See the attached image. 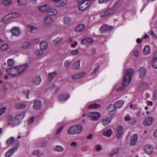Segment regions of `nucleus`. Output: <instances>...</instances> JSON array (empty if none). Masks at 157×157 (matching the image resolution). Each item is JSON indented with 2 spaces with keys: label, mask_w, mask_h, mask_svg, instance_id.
<instances>
[{
  "label": "nucleus",
  "mask_w": 157,
  "mask_h": 157,
  "mask_svg": "<svg viewBox=\"0 0 157 157\" xmlns=\"http://www.w3.org/2000/svg\"><path fill=\"white\" fill-rule=\"evenodd\" d=\"M77 145V143L76 142H73L71 143L70 146L75 147Z\"/></svg>",
  "instance_id": "e2e57ef3"
},
{
  "label": "nucleus",
  "mask_w": 157,
  "mask_h": 157,
  "mask_svg": "<svg viewBox=\"0 0 157 157\" xmlns=\"http://www.w3.org/2000/svg\"><path fill=\"white\" fill-rule=\"evenodd\" d=\"M57 75V73L56 72L54 71L52 73H49L48 74L49 80V82L51 81Z\"/></svg>",
  "instance_id": "473e14b6"
},
{
  "label": "nucleus",
  "mask_w": 157,
  "mask_h": 157,
  "mask_svg": "<svg viewBox=\"0 0 157 157\" xmlns=\"http://www.w3.org/2000/svg\"><path fill=\"white\" fill-rule=\"evenodd\" d=\"M43 52L42 50H39L35 52V54L37 56H40L43 54Z\"/></svg>",
  "instance_id": "6e6d98bb"
},
{
  "label": "nucleus",
  "mask_w": 157,
  "mask_h": 157,
  "mask_svg": "<svg viewBox=\"0 0 157 157\" xmlns=\"http://www.w3.org/2000/svg\"><path fill=\"white\" fill-rule=\"evenodd\" d=\"M6 109V107H3L0 109V116L2 115L3 113L5 112Z\"/></svg>",
  "instance_id": "4d7b16f0"
},
{
  "label": "nucleus",
  "mask_w": 157,
  "mask_h": 157,
  "mask_svg": "<svg viewBox=\"0 0 157 157\" xmlns=\"http://www.w3.org/2000/svg\"><path fill=\"white\" fill-rule=\"evenodd\" d=\"M112 133L113 132L112 130L108 128L104 131L103 135L104 136L109 137L111 135Z\"/></svg>",
  "instance_id": "b1692460"
},
{
  "label": "nucleus",
  "mask_w": 157,
  "mask_h": 157,
  "mask_svg": "<svg viewBox=\"0 0 157 157\" xmlns=\"http://www.w3.org/2000/svg\"><path fill=\"white\" fill-rule=\"evenodd\" d=\"M138 138V136L137 134L133 135L130 138V144L131 145L134 146L137 141Z\"/></svg>",
  "instance_id": "9b49d317"
},
{
  "label": "nucleus",
  "mask_w": 157,
  "mask_h": 157,
  "mask_svg": "<svg viewBox=\"0 0 157 157\" xmlns=\"http://www.w3.org/2000/svg\"><path fill=\"white\" fill-rule=\"evenodd\" d=\"M5 156L6 157H10V150H8L6 153Z\"/></svg>",
  "instance_id": "774afa93"
},
{
  "label": "nucleus",
  "mask_w": 157,
  "mask_h": 157,
  "mask_svg": "<svg viewBox=\"0 0 157 157\" xmlns=\"http://www.w3.org/2000/svg\"><path fill=\"white\" fill-rule=\"evenodd\" d=\"M69 98V95L67 93H63L60 94L59 97V99L61 101H64L67 100Z\"/></svg>",
  "instance_id": "2eb2a0df"
},
{
  "label": "nucleus",
  "mask_w": 157,
  "mask_h": 157,
  "mask_svg": "<svg viewBox=\"0 0 157 157\" xmlns=\"http://www.w3.org/2000/svg\"><path fill=\"white\" fill-rule=\"evenodd\" d=\"M121 5V1L119 0L116 1L111 8L113 9L114 11L115 12L118 10V9L120 7Z\"/></svg>",
  "instance_id": "f3484780"
},
{
  "label": "nucleus",
  "mask_w": 157,
  "mask_h": 157,
  "mask_svg": "<svg viewBox=\"0 0 157 157\" xmlns=\"http://www.w3.org/2000/svg\"><path fill=\"white\" fill-rule=\"evenodd\" d=\"M71 64V62L69 60H67L65 61L64 62V66L65 68H68L69 67Z\"/></svg>",
  "instance_id": "5fc2aeb1"
},
{
  "label": "nucleus",
  "mask_w": 157,
  "mask_h": 157,
  "mask_svg": "<svg viewBox=\"0 0 157 157\" xmlns=\"http://www.w3.org/2000/svg\"><path fill=\"white\" fill-rule=\"evenodd\" d=\"M10 32L14 36H18L20 35L21 31L18 27H13L10 30Z\"/></svg>",
  "instance_id": "39448f33"
},
{
  "label": "nucleus",
  "mask_w": 157,
  "mask_h": 157,
  "mask_svg": "<svg viewBox=\"0 0 157 157\" xmlns=\"http://www.w3.org/2000/svg\"><path fill=\"white\" fill-rule=\"evenodd\" d=\"M63 128V126H61L59 128L58 130L56 132V135L58 134L61 132Z\"/></svg>",
  "instance_id": "338daca9"
},
{
  "label": "nucleus",
  "mask_w": 157,
  "mask_h": 157,
  "mask_svg": "<svg viewBox=\"0 0 157 157\" xmlns=\"http://www.w3.org/2000/svg\"><path fill=\"white\" fill-rule=\"evenodd\" d=\"M15 140V138L13 137H10V142L11 141L13 142ZM20 141L18 140H16L13 142V143H11L10 142V145H13V144H14L15 145V147L10 149V155H13L14 152L16 151L18 147H19L20 144Z\"/></svg>",
  "instance_id": "7ed1b4c3"
},
{
  "label": "nucleus",
  "mask_w": 157,
  "mask_h": 157,
  "mask_svg": "<svg viewBox=\"0 0 157 157\" xmlns=\"http://www.w3.org/2000/svg\"><path fill=\"white\" fill-rule=\"evenodd\" d=\"M80 60H78L73 65L74 68L75 70H78L79 69L80 67Z\"/></svg>",
  "instance_id": "a19ab883"
},
{
  "label": "nucleus",
  "mask_w": 157,
  "mask_h": 157,
  "mask_svg": "<svg viewBox=\"0 0 157 157\" xmlns=\"http://www.w3.org/2000/svg\"><path fill=\"white\" fill-rule=\"evenodd\" d=\"M9 48L8 45L7 44H4L1 46V49L3 50H6Z\"/></svg>",
  "instance_id": "13d9d810"
},
{
  "label": "nucleus",
  "mask_w": 157,
  "mask_h": 157,
  "mask_svg": "<svg viewBox=\"0 0 157 157\" xmlns=\"http://www.w3.org/2000/svg\"><path fill=\"white\" fill-rule=\"evenodd\" d=\"M152 67L155 69H157V58H153Z\"/></svg>",
  "instance_id": "3c124183"
},
{
  "label": "nucleus",
  "mask_w": 157,
  "mask_h": 157,
  "mask_svg": "<svg viewBox=\"0 0 157 157\" xmlns=\"http://www.w3.org/2000/svg\"><path fill=\"white\" fill-rule=\"evenodd\" d=\"M85 25L83 24H81L78 25L75 29V32L79 33L82 31L85 28Z\"/></svg>",
  "instance_id": "4be33fe9"
},
{
  "label": "nucleus",
  "mask_w": 157,
  "mask_h": 157,
  "mask_svg": "<svg viewBox=\"0 0 157 157\" xmlns=\"http://www.w3.org/2000/svg\"><path fill=\"white\" fill-rule=\"evenodd\" d=\"M53 149L56 151L61 152L64 149L63 147L57 145L53 148Z\"/></svg>",
  "instance_id": "e433bc0d"
},
{
  "label": "nucleus",
  "mask_w": 157,
  "mask_h": 157,
  "mask_svg": "<svg viewBox=\"0 0 157 157\" xmlns=\"http://www.w3.org/2000/svg\"><path fill=\"white\" fill-rule=\"evenodd\" d=\"M48 44L47 42H43L40 43V47L41 50H44L48 48Z\"/></svg>",
  "instance_id": "7c9ffc66"
},
{
  "label": "nucleus",
  "mask_w": 157,
  "mask_h": 157,
  "mask_svg": "<svg viewBox=\"0 0 157 157\" xmlns=\"http://www.w3.org/2000/svg\"><path fill=\"white\" fill-rule=\"evenodd\" d=\"M42 106V104L40 101H36L33 103V107L35 109L38 110L40 109Z\"/></svg>",
  "instance_id": "a211bd4d"
},
{
  "label": "nucleus",
  "mask_w": 157,
  "mask_h": 157,
  "mask_svg": "<svg viewBox=\"0 0 157 157\" xmlns=\"http://www.w3.org/2000/svg\"><path fill=\"white\" fill-rule=\"evenodd\" d=\"M21 122L19 120L16 119V118L13 120L11 123V124L12 126H14L16 125H18L19 124L21 123Z\"/></svg>",
  "instance_id": "37998d69"
},
{
  "label": "nucleus",
  "mask_w": 157,
  "mask_h": 157,
  "mask_svg": "<svg viewBox=\"0 0 157 157\" xmlns=\"http://www.w3.org/2000/svg\"><path fill=\"white\" fill-rule=\"evenodd\" d=\"M114 12L113 9L111 7L106 10L104 13H101L100 16L101 17H105L110 15Z\"/></svg>",
  "instance_id": "423d86ee"
},
{
  "label": "nucleus",
  "mask_w": 157,
  "mask_h": 157,
  "mask_svg": "<svg viewBox=\"0 0 157 157\" xmlns=\"http://www.w3.org/2000/svg\"><path fill=\"white\" fill-rule=\"evenodd\" d=\"M32 155H36L38 157H40L42 155H44V154L43 153H40L39 150H35L32 154Z\"/></svg>",
  "instance_id": "79ce46f5"
},
{
  "label": "nucleus",
  "mask_w": 157,
  "mask_h": 157,
  "mask_svg": "<svg viewBox=\"0 0 157 157\" xmlns=\"http://www.w3.org/2000/svg\"><path fill=\"white\" fill-rule=\"evenodd\" d=\"M30 45V43L29 42L24 43L22 44L21 48L23 49H26L28 48Z\"/></svg>",
  "instance_id": "c03bdc74"
},
{
  "label": "nucleus",
  "mask_w": 157,
  "mask_h": 157,
  "mask_svg": "<svg viewBox=\"0 0 157 157\" xmlns=\"http://www.w3.org/2000/svg\"><path fill=\"white\" fill-rule=\"evenodd\" d=\"M26 105L25 104L21 103H17L15 105V107L17 109H24Z\"/></svg>",
  "instance_id": "5701e85b"
},
{
  "label": "nucleus",
  "mask_w": 157,
  "mask_h": 157,
  "mask_svg": "<svg viewBox=\"0 0 157 157\" xmlns=\"http://www.w3.org/2000/svg\"><path fill=\"white\" fill-rule=\"evenodd\" d=\"M44 21L47 24H50L53 22V20L50 17H46L44 18Z\"/></svg>",
  "instance_id": "c756f323"
},
{
  "label": "nucleus",
  "mask_w": 157,
  "mask_h": 157,
  "mask_svg": "<svg viewBox=\"0 0 157 157\" xmlns=\"http://www.w3.org/2000/svg\"><path fill=\"white\" fill-rule=\"evenodd\" d=\"M2 3L4 6H8L10 4V0H2Z\"/></svg>",
  "instance_id": "603ef678"
},
{
  "label": "nucleus",
  "mask_w": 157,
  "mask_h": 157,
  "mask_svg": "<svg viewBox=\"0 0 157 157\" xmlns=\"http://www.w3.org/2000/svg\"><path fill=\"white\" fill-rule=\"evenodd\" d=\"M126 73L123 79V86H120L117 89V91L123 90L124 89V87L128 86L131 82V77L133 75L134 70L132 68H130L126 71Z\"/></svg>",
  "instance_id": "f257e3e1"
},
{
  "label": "nucleus",
  "mask_w": 157,
  "mask_h": 157,
  "mask_svg": "<svg viewBox=\"0 0 157 157\" xmlns=\"http://www.w3.org/2000/svg\"><path fill=\"white\" fill-rule=\"evenodd\" d=\"M80 4L79 6V9L80 10L83 11L86 10L90 6V2L85 3H80Z\"/></svg>",
  "instance_id": "ddd939ff"
},
{
  "label": "nucleus",
  "mask_w": 157,
  "mask_h": 157,
  "mask_svg": "<svg viewBox=\"0 0 157 157\" xmlns=\"http://www.w3.org/2000/svg\"><path fill=\"white\" fill-rule=\"evenodd\" d=\"M124 101L122 100H119L116 102L113 105L114 108L115 109L121 107L124 104Z\"/></svg>",
  "instance_id": "412c9836"
},
{
  "label": "nucleus",
  "mask_w": 157,
  "mask_h": 157,
  "mask_svg": "<svg viewBox=\"0 0 157 157\" xmlns=\"http://www.w3.org/2000/svg\"><path fill=\"white\" fill-rule=\"evenodd\" d=\"M87 116L92 121H96L100 118V114L98 112H92L88 113Z\"/></svg>",
  "instance_id": "20e7f679"
},
{
  "label": "nucleus",
  "mask_w": 157,
  "mask_h": 157,
  "mask_svg": "<svg viewBox=\"0 0 157 157\" xmlns=\"http://www.w3.org/2000/svg\"><path fill=\"white\" fill-rule=\"evenodd\" d=\"M17 68L19 73L20 75L25 71L28 67V64L27 63L22 64L19 66H17Z\"/></svg>",
  "instance_id": "6e6552de"
},
{
  "label": "nucleus",
  "mask_w": 157,
  "mask_h": 157,
  "mask_svg": "<svg viewBox=\"0 0 157 157\" xmlns=\"http://www.w3.org/2000/svg\"><path fill=\"white\" fill-rule=\"evenodd\" d=\"M57 10L55 9H51L49 6L47 12L49 15H53L56 14L57 13Z\"/></svg>",
  "instance_id": "a878e982"
},
{
  "label": "nucleus",
  "mask_w": 157,
  "mask_h": 157,
  "mask_svg": "<svg viewBox=\"0 0 157 157\" xmlns=\"http://www.w3.org/2000/svg\"><path fill=\"white\" fill-rule=\"evenodd\" d=\"M63 22L65 24L68 25L71 21V18L67 16L64 17L63 18Z\"/></svg>",
  "instance_id": "4c0bfd02"
},
{
  "label": "nucleus",
  "mask_w": 157,
  "mask_h": 157,
  "mask_svg": "<svg viewBox=\"0 0 157 157\" xmlns=\"http://www.w3.org/2000/svg\"><path fill=\"white\" fill-rule=\"evenodd\" d=\"M58 90V86L54 85H53L51 89V92L52 93H56Z\"/></svg>",
  "instance_id": "8fccbe9b"
},
{
  "label": "nucleus",
  "mask_w": 157,
  "mask_h": 157,
  "mask_svg": "<svg viewBox=\"0 0 157 157\" xmlns=\"http://www.w3.org/2000/svg\"><path fill=\"white\" fill-rule=\"evenodd\" d=\"M113 106V104H110V105H109V106L108 107H107V109L108 110V111H109V112H113L114 111H116V110L115 109H113V110H109V109L111 107H112Z\"/></svg>",
  "instance_id": "0e129e2a"
},
{
  "label": "nucleus",
  "mask_w": 157,
  "mask_h": 157,
  "mask_svg": "<svg viewBox=\"0 0 157 157\" xmlns=\"http://www.w3.org/2000/svg\"><path fill=\"white\" fill-rule=\"evenodd\" d=\"M26 26L30 31H32L33 30H36L37 29V28L36 27L33 25H27Z\"/></svg>",
  "instance_id": "49530a36"
},
{
  "label": "nucleus",
  "mask_w": 157,
  "mask_h": 157,
  "mask_svg": "<svg viewBox=\"0 0 157 157\" xmlns=\"http://www.w3.org/2000/svg\"><path fill=\"white\" fill-rule=\"evenodd\" d=\"M25 113L23 112L17 116L16 117V118L17 119L19 120L20 122H21L22 119L25 117Z\"/></svg>",
  "instance_id": "58836bf2"
},
{
  "label": "nucleus",
  "mask_w": 157,
  "mask_h": 157,
  "mask_svg": "<svg viewBox=\"0 0 157 157\" xmlns=\"http://www.w3.org/2000/svg\"><path fill=\"white\" fill-rule=\"evenodd\" d=\"M110 0H98V2L100 4L106 3Z\"/></svg>",
  "instance_id": "bf43d9fd"
},
{
  "label": "nucleus",
  "mask_w": 157,
  "mask_h": 157,
  "mask_svg": "<svg viewBox=\"0 0 157 157\" xmlns=\"http://www.w3.org/2000/svg\"><path fill=\"white\" fill-rule=\"evenodd\" d=\"M38 9L41 12H48L49 8V6L47 5H44L40 6H38Z\"/></svg>",
  "instance_id": "aec40b11"
},
{
  "label": "nucleus",
  "mask_w": 157,
  "mask_h": 157,
  "mask_svg": "<svg viewBox=\"0 0 157 157\" xmlns=\"http://www.w3.org/2000/svg\"><path fill=\"white\" fill-rule=\"evenodd\" d=\"M10 21V14H8L5 16L2 19V22L4 24L9 23Z\"/></svg>",
  "instance_id": "bb28decb"
},
{
  "label": "nucleus",
  "mask_w": 157,
  "mask_h": 157,
  "mask_svg": "<svg viewBox=\"0 0 157 157\" xmlns=\"http://www.w3.org/2000/svg\"><path fill=\"white\" fill-rule=\"evenodd\" d=\"M119 151V149L118 148H116L112 149L110 152L109 154L111 155H113L117 154Z\"/></svg>",
  "instance_id": "09e8293b"
},
{
  "label": "nucleus",
  "mask_w": 157,
  "mask_h": 157,
  "mask_svg": "<svg viewBox=\"0 0 157 157\" xmlns=\"http://www.w3.org/2000/svg\"><path fill=\"white\" fill-rule=\"evenodd\" d=\"M151 48L149 46L147 45L144 47L143 52L144 55H147L150 52Z\"/></svg>",
  "instance_id": "cd10ccee"
},
{
  "label": "nucleus",
  "mask_w": 157,
  "mask_h": 157,
  "mask_svg": "<svg viewBox=\"0 0 157 157\" xmlns=\"http://www.w3.org/2000/svg\"><path fill=\"white\" fill-rule=\"evenodd\" d=\"M123 129V128L121 126H120L117 128V131L118 132L117 135V137L118 139H120L121 137Z\"/></svg>",
  "instance_id": "6ab92c4d"
},
{
  "label": "nucleus",
  "mask_w": 157,
  "mask_h": 157,
  "mask_svg": "<svg viewBox=\"0 0 157 157\" xmlns=\"http://www.w3.org/2000/svg\"><path fill=\"white\" fill-rule=\"evenodd\" d=\"M154 120V118L153 117H147L144 120L143 123L145 126H148L151 124Z\"/></svg>",
  "instance_id": "1a4fd4ad"
},
{
  "label": "nucleus",
  "mask_w": 157,
  "mask_h": 157,
  "mask_svg": "<svg viewBox=\"0 0 157 157\" xmlns=\"http://www.w3.org/2000/svg\"><path fill=\"white\" fill-rule=\"evenodd\" d=\"M86 73L85 72H82L79 74H77L75 75L72 76L71 77V78L74 79L79 78L83 76Z\"/></svg>",
  "instance_id": "f704fd0d"
},
{
  "label": "nucleus",
  "mask_w": 157,
  "mask_h": 157,
  "mask_svg": "<svg viewBox=\"0 0 157 157\" xmlns=\"http://www.w3.org/2000/svg\"><path fill=\"white\" fill-rule=\"evenodd\" d=\"M20 16L19 14L17 13H10V18H15Z\"/></svg>",
  "instance_id": "de8ad7c7"
},
{
  "label": "nucleus",
  "mask_w": 157,
  "mask_h": 157,
  "mask_svg": "<svg viewBox=\"0 0 157 157\" xmlns=\"http://www.w3.org/2000/svg\"><path fill=\"white\" fill-rule=\"evenodd\" d=\"M146 69L144 67H142L139 70V77L140 78L143 77L146 73Z\"/></svg>",
  "instance_id": "393cba45"
},
{
  "label": "nucleus",
  "mask_w": 157,
  "mask_h": 157,
  "mask_svg": "<svg viewBox=\"0 0 157 157\" xmlns=\"http://www.w3.org/2000/svg\"><path fill=\"white\" fill-rule=\"evenodd\" d=\"M79 52V51L78 50H74L72 51L71 52V54L73 55H75L78 54Z\"/></svg>",
  "instance_id": "052dcab7"
},
{
  "label": "nucleus",
  "mask_w": 157,
  "mask_h": 157,
  "mask_svg": "<svg viewBox=\"0 0 157 157\" xmlns=\"http://www.w3.org/2000/svg\"><path fill=\"white\" fill-rule=\"evenodd\" d=\"M96 150L98 151H99L102 149V147L99 145H97L96 146Z\"/></svg>",
  "instance_id": "680f3d73"
},
{
  "label": "nucleus",
  "mask_w": 157,
  "mask_h": 157,
  "mask_svg": "<svg viewBox=\"0 0 157 157\" xmlns=\"http://www.w3.org/2000/svg\"><path fill=\"white\" fill-rule=\"evenodd\" d=\"M33 80L35 85H38L41 82V79L39 76H37L34 78Z\"/></svg>",
  "instance_id": "2f4dec72"
},
{
  "label": "nucleus",
  "mask_w": 157,
  "mask_h": 157,
  "mask_svg": "<svg viewBox=\"0 0 157 157\" xmlns=\"http://www.w3.org/2000/svg\"><path fill=\"white\" fill-rule=\"evenodd\" d=\"M125 121H128V122L131 124H133L136 122V118H131L129 115L126 116L124 118Z\"/></svg>",
  "instance_id": "f8f14e48"
},
{
  "label": "nucleus",
  "mask_w": 157,
  "mask_h": 157,
  "mask_svg": "<svg viewBox=\"0 0 157 157\" xmlns=\"http://www.w3.org/2000/svg\"><path fill=\"white\" fill-rule=\"evenodd\" d=\"M82 129V127L81 124L74 126L69 128L67 133L70 135H75L80 133Z\"/></svg>",
  "instance_id": "f03ea898"
},
{
  "label": "nucleus",
  "mask_w": 157,
  "mask_h": 157,
  "mask_svg": "<svg viewBox=\"0 0 157 157\" xmlns=\"http://www.w3.org/2000/svg\"><path fill=\"white\" fill-rule=\"evenodd\" d=\"M140 87L141 89V90H143L147 89L149 88V85L146 83L143 82L142 83L140 86Z\"/></svg>",
  "instance_id": "c9c22d12"
},
{
  "label": "nucleus",
  "mask_w": 157,
  "mask_h": 157,
  "mask_svg": "<svg viewBox=\"0 0 157 157\" xmlns=\"http://www.w3.org/2000/svg\"><path fill=\"white\" fill-rule=\"evenodd\" d=\"M19 75L17 66L10 67V76L14 77Z\"/></svg>",
  "instance_id": "0eeeda50"
},
{
  "label": "nucleus",
  "mask_w": 157,
  "mask_h": 157,
  "mask_svg": "<svg viewBox=\"0 0 157 157\" xmlns=\"http://www.w3.org/2000/svg\"><path fill=\"white\" fill-rule=\"evenodd\" d=\"M67 2V0H59V3L57 4L58 6H62L66 4Z\"/></svg>",
  "instance_id": "a18cd8bd"
},
{
  "label": "nucleus",
  "mask_w": 157,
  "mask_h": 157,
  "mask_svg": "<svg viewBox=\"0 0 157 157\" xmlns=\"http://www.w3.org/2000/svg\"><path fill=\"white\" fill-rule=\"evenodd\" d=\"M144 150L148 155L151 154L153 151V147L151 145H147L144 147Z\"/></svg>",
  "instance_id": "9d476101"
},
{
  "label": "nucleus",
  "mask_w": 157,
  "mask_h": 157,
  "mask_svg": "<svg viewBox=\"0 0 157 157\" xmlns=\"http://www.w3.org/2000/svg\"><path fill=\"white\" fill-rule=\"evenodd\" d=\"M113 29L111 26H109L108 25H104L101 26L100 29L101 32L102 33L105 32V31L109 29L111 30Z\"/></svg>",
  "instance_id": "4468645a"
},
{
  "label": "nucleus",
  "mask_w": 157,
  "mask_h": 157,
  "mask_svg": "<svg viewBox=\"0 0 157 157\" xmlns=\"http://www.w3.org/2000/svg\"><path fill=\"white\" fill-rule=\"evenodd\" d=\"M101 106L100 105H98L97 103L92 104L90 105L88 107V109H97Z\"/></svg>",
  "instance_id": "72a5a7b5"
},
{
  "label": "nucleus",
  "mask_w": 157,
  "mask_h": 157,
  "mask_svg": "<svg viewBox=\"0 0 157 157\" xmlns=\"http://www.w3.org/2000/svg\"><path fill=\"white\" fill-rule=\"evenodd\" d=\"M62 40L61 38L57 37L53 40V42L55 44L58 45L62 41Z\"/></svg>",
  "instance_id": "ea45409f"
},
{
  "label": "nucleus",
  "mask_w": 157,
  "mask_h": 157,
  "mask_svg": "<svg viewBox=\"0 0 157 157\" xmlns=\"http://www.w3.org/2000/svg\"><path fill=\"white\" fill-rule=\"evenodd\" d=\"M94 41L92 38H87L83 39L81 41V44L82 45H88L90 43H92Z\"/></svg>",
  "instance_id": "dca6fc26"
},
{
  "label": "nucleus",
  "mask_w": 157,
  "mask_h": 157,
  "mask_svg": "<svg viewBox=\"0 0 157 157\" xmlns=\"http://www.w3.org/2000/svg\"><path fill=\"white\" fill-rule=\"evenodd\" d=\"M111 121V119L108 117L104 119L102 121V123L104 126H105L108 125L110 123Z\"/></svg>",
  "instance_id": "c85d7f7f"
},
{
  "label": "nucleus",
  "mask_w": 157,
  "mask_h": 157,
  "mask_svg": "<svg viewBox=\"0 0 157 157\" xmlns=\"http://www.w3.org/2000/svg\"><path fill=\"white\" fill-rule=\"evenodd\" d=\"M100 68V66H98L97 67L95 68L92 71V72L91 73V75H93L95 74L97 72H98L99 71V69Z\"/></svg>",
  "instance_id": "864d4df0"
},
{
  "label": "nucleus",
  "mask_w": 157,
  "mask_h": 157,
  "mask_svg": "<svg viewBox=\"0 0 157 157\" xmlns=\"http://www.w3.org/2000/svg\"><path fill=\"white\" fill-rule=\"evenodd\" d=\"M34 121V117H31L29 120L28 121L29 124H31Z\"/></svg>",
  "instance_id": "69168bd1"
}]
</instances>
